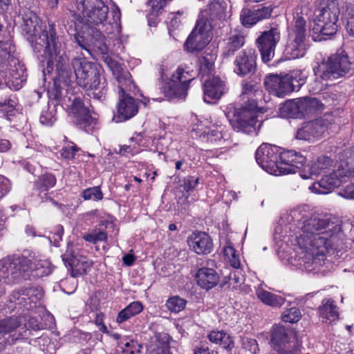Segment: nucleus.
<instances>
[{
    "mask_svg": "<svg viewBox=\"0 0 354 354\" xmlns=\"http://www.w3.org/2000/svg\"><path fill=\"white\" fill-rule=\"evenodd\" d=\"M307 6L301 7V12L294 16V26L289 35V42L286 46L284 54L289 59L304 56L308 49L306 44V21L310 19Z\"/></svg>",
    "mask_w": 354,
    "mask_h": 354,
    "instance_id": "9",
    "label": "nucleus"
},
{
    "mask_svg": "<svg viewBox=\"0 0 354 354\" xmlns=\"http://www.w3.org/2000/svg\"><path fill=\"white\" fill-rule=\"evenodd\" d=\"M210 342L220 344L225 349H230V345L233 343L230 336L223 331H212L208 335Z\"/></svg>",
    "mask_w": 354,
    "mask_h": 354,
    "instance_id": "34",
    "label": "nucleus"
},
{
    "mask_svg": "<svg viewBox=\"0 0 354 354\" xmlns=\"http://www.w3.org/2000/svg\"><path fill=\"white\" fill-rule=\"evenodd\" d=\"M77 9L81 13L78 20L88 28L101 26L106 33L112 32V24L107 21L109 7L102 0H76Z\"/></svg>",
    "mask_w": 354,
    "mask_h": 354,
    "instance_id": "8",
    "label": "nucleus"
},
{
    "mask_svg": "<svg viewBox=\"0 0 354 354\" xmlns=\"http://www.w3.org/2000/svg\"><path fill=\"white\" fill-rule=\"evenodd\" d=\"M65 58L64 64V67L68 72L72 74L71 78L68 82L64 81L59 73H57L59 79L64 84H68L73 80V73L75 76L77 84L86 91H92L94 98L102 100L106 94V83L105 80L102 81L100 70L97 65L93 62L87 61L85 58L74 57L71 62V66L73 72L66 66L67 58ZM56 71H57L56 69ZM58 73V71H57Z\"/></svg>",
    "mask_w": 354,
    "mask_h": 354,
    "instance_id": "3",
    "label": "nucleus"
},
{
    "mask_svg": "<svg viewBox=\"0 0 354 354\" xmlns=\"http://www.w3.org/2000/svg\"><path fill=\"white\" fill-rule=\"evenodd\" d=\"M10 0H0V9L4 10L10 4Z\"/></svg>",
    "mask_w": 354,
    "mask_h": 354,
    "instance_id": "63",
    "label": "nucleus"
},
{
    "mask_svg": "<svg viewBox=\"0 0 354 354\" xmlns=\"http://www.w3.org/2000/svg\"><path fill=\"white\" fill-rule=\"evenodd\" d=\"M194 77L189 71L178 68L171 79L162 88V92L169 100L185 98L189 88V84Z\"/></svg>",
    "mask_w": 354,
    "mask_h": 354,
    "instance_id": "14",
    "label": "nucleus"
},
{
    "mask_svg": "<svg viewBox=\"0 0 354 354\" xmlns=\"http://www.w3.org/2000/svg\"><path fill=\"white\" fill-rule=\"evenodd\" d=\"M71 110L75 115V122L80 129L90 132L94 129L95 119L90 114V110L80 97H75L72 103Z\"/></svg>",
    "mask_w": 354,
    "mask_h": 354,
    "instance_id": "21",
    "label": "nucleus"
},
{
    "mask_svg": "<svg viewBox=\"0 0 354 354\" xmlns=\"http://www.w3.org/2000/svg\"><path fill=\"white\" fill-rule=\"evenodd\" d=\"M344 236L340 222L330 221L329 216L324 214H314L312 215V263L321 264L324 261L329 249L341 250Z\"/></svg>",
    "mask_w": 354,
    "mask_h": 354,
    "instance_id": "2",
    "label": "nucleus"
},
{
    "mask_svg": "<svg viewBox=\"0 0 354 354\" xmlns=\"http://www.w3.org/2000/svg\"><path fill=\"white\" fill-rule=\"evenodd\" d=\"M21 28L34 52L41 53V57L46 61L48 71H52L55 66L59 75L64 81L68 82L72 74L64 66L65 58L62 55V45L57 35L55 25L48 24L42 29L39 26L37 15L31 11H27L23 15Z\"/></svg>",
    "mask_w": 354,
    "mask_h": 354,
    "instance_id": "1",
    "label": "nucleus"
},
{
    "mask_svg": "<svg viewBox=\"0 0 354 354\" xmlns=\"http://www.w3.org/2000/svg\"><path fill=\"white\" fill-rule=\"evenodd\" d=\"M187 301L178 296L170 297L167 303L166 306L167 308L174 313H179L182 311L186 306Z\"/></svg>",
    "mask_w": 354,
    "mask_h": 354,
    "instance_id": "39",
    "label": "nucleus"
},
{
    "mask_svg": "<svg viewBox=\"0 0 354 354\" xmlns=\"http://www.w3.org/2000/svg\"><path fill=\"white\" fill-rule=\"evenodd\" d=\"M212 29L207 19L198 17L196 25L185 43L187 51L194 53L202 50L209 42Z\"/></svg>",
    "mask_w": 354,
    "mask_h": 354,
    "instance_id": "16",
    "label": "nucleus"
},
{
    "mask_svg": "<svg viewBox=\"0 0 354 354\" xmlns=\"http://www.w3.org/2000/svg\"><path fill=\"white\" fill-rule=\"evenodd\" d=\"M199 183V178L188 176L184 179L183 187L187 192H193Z\"/></svg>",
    "mask_w": 354,
    "mask_h": 354,
    "instance_id": "51",
    "label": "nucleus"
},
{
    "mask_svg": "<svg viewBox=\"0 0 354 354\" xmlns=\"http://www.w3.org/2000/svg\"><path fill=\"white\" fill-rule=\"evenodd\" d=\"M296 138L299 140H308L310 138V122L305 121L301 124L297 132Z\"/></svg>",
    "mask_w": 354,
    "mask_h": 354,
    "instance_id": "48",
    "label": "nucleus"
},
{
    "mask_svg": "<svg viewBox=\"0 0 354 354\" xmlns=\"http://www.w3.org/2000/svg\"><path fill=\"white\" fill-rule=\"evenodd\" d=\"M270 342L277 354H299V344L296 333L281 325L273 326Z\"/></svg>",
    "mask_w": 354,
    "mask_h": 354,
    "instance_id": "13",
    "label": "nucleus"
},
{
    "mask_svg": "<svg viewBox=\"0 0 354 354\" xmlns=\"http://www.w3.org/2000/svg\"><path fill=\"white\" fill-rule=\"evenodd\" d=\"M20 326V319L17 317H11L0 321V344L6 343L8 340L6 337L12 331L16 330Z\"/></svg>",
    "mask_w": 354,
    "mask_h": 354,
    "instance_id": "29",
    "label": "nucleus"
},
{
    "mask_svg": "<svg viewBox=\"0 0 354 354\" xmlns=\"http://www.w3.org/2000/svg\"><path fill=\"white\" fill-rule=\"evenodd\" d=\"M62 260L66 266L71 270V275L73 277L86 274L87 270L92 266V261L86 257L75 255L69 247L62 255Z\"/></svg>",
    "mask_w": 354,
    "mask_h": 354,
    "instance_id": "22",
    "label": "nucleus"
},
{
    "mask_svg": "<svg viewBox=\"0 0 354 354\" xmlns=\"http://www.w3.org/2000/svg\"><path fill=\"white\" fill-rule=\"evenodd\" d=\"M95 324L99 326V330L103 333L106 331V327L103 324V319L100 316H97Z\"/></svg>",
    "mask_w": 354,
    "mask_h": 354,
    "instance_id": "62",
    "label": "nucleus"
},
{
    "mask_svg": "<svg viewBox=\"0 0 354 354\" xmlns=\"http://www.w3.org/2000/svg\"><path fill=\"white\" fill-rule=\"evenodd\" d=\"M214 68V63L212 58L202 57L199 59V73L202 80L211 77Z\"/></svg>",
    "mask_w": 354,
    "mask_h": 354,
    "instance_id": "36",
    "label": "nucleus"
},
{
    "mask_svg": "<svg viewBox=\"0 0 354 354\" xmlns=\"http://www.w3.org/2000/svg\"><path fill=\"white\" fill-rule=\"evenodd\" d=\"M50 98L59 101L62 96V91L59 86L55 84V88L48 92Z\"/></svg>",
    "mask_w": 354,
    "mask_h": 354,
    "instance_id": "55",
    "label": "nucleus"
},
{
    "mask_svg": "<svg viewBox=\"0 0 354 354\" xmlns=\"http://www.w3.org/2000/svg\"><path fill=\"white\" fill-rule=\"evenodd\" d=\"M52 237H49L50 241L53 242V245L56 247L59 246V242L62 240V236L64 234V227L62 225H57L54 231L52 232Z\"/></svg>",
    "mask_w": 354,
    "mask_h": 354,
    "instance_id": "49",
    "label": "nucleus"
},
{
    "mask_svg": "<svg viewBox=\"0 0 354 354\" xmlns=\"http://www.w3.org/2000/svg\"><path fill=\"white\" fill-rule=\"evenodd\" d=\"M332 160L328 156H319L317 158V162L314 165L311 166V175L318 174L319 171H317V169L320 170L325 169L328 167L332 165Z\"/></svg>",
    "mask_w": 354,
    "mask_h": 354,
    "instance_id": "43",
    "label": "nucleus"
},
{
    "mask_svg": "<svg viewBox=\"0 0 354 354\" xmlns=\"http://www.w3.org/2000/svg\"><path fill=\"white\" fill-rule=\"evenodd\" d=\"M281 33L277 27L263 32L257 39V44L263 62H269L274 56L277 44L280 41Z\"/></svg>",
    "mask_w": 354,
    "mask_h": 354,
    "instance_id": "18",
    "label": "nucleus"
},
{
    "mask_svg": "<svg viewBox=\"0 0 354 354\" xmlns=\"http://www.w3.org/2000/svg\"><path fill=\"white\" fill-rule=\"evenodd\" d=\"M124 346L127 348L126 350H128V348H129L131 350H136L138 352H140V348H142L141 345L137 344L133 342H127L124 344Z\"/></svg>",
    "mask_w": 354,
    "mask_h": 354,
    "instance_id": "60",
    "label": "nucleus"
},
{
    "mask_svg": "<svg viewBox=\"0 0 354 354\" xmlns=\"http://www.w3.org/2000/svg\"><path fill=\"white\" fill-rule=\"evenodd\" d=\"M187 242L189 248L198 254H209L213 248L212 239L205 232L193 234Z\"/></svg>",
    "mask_w": 354,
    "mask_h": 354,
    "instance_id": "25",
    "label": "nucleus"
},
{
    "mask_svg": "<svg viewBox=\"0 0 354 354\" xmlns=\"http://www.w3.org/2000/svg\"><path fill=\"white\" fill-rule=\"evenodd\" d=\"M1 69L4 73L6 84L10 88L19 90L26 81V69L18 59H12L8 66Z\"/></svg>",
    "mask_w": 354,
    "mask_h": 354,
    "instance_id": "20",
    "label": "nucleus"
},
{
    "mask_svg": "<svg viewBox=\"0 0 354 354\" xmlns=\"http://www.w3.org/2000/svg\"><path fill=\"white\" fill-rule=\"evenodd\" d=\"M122 261L126 266H130L133 263L135 258L133 255L127 254L123 257Z\"/></svg>",
    "mask_w": 354,
    "mask_h": 354,
    "instance_id": "58",
    "label": "nucleus"
},
{
    "mask_svg": "<svg viewBox=\"0 0 354 354\" xmlns=\"http://www.w3.org/2000/svg\"><path fill=\"white\" fill-rule=\"evenodd\" d=\"M103 30L97 28H88L86 34L81 35L79 32L73 34L74 41L82 49L91 54L95 50L99 54L104 62L108 66L115 79H126L129 77V72L124 70L115 59L109 55V48L104 42Z\"/></svg>",
    "mask_w": 354,
    "mask_h": 354,
    "instance_id": "5",
    "label": "nucleus"
},
{
    "mask_svg": "<svg viewBox=\"0 0 354 354\" xmlns=\"http://www.w3.org/2000/svg\"><path fill=\"white\" fill-rule=\"evenodd\" d=\"M299 72H294L283 76L270 75L266 76L264 84L266 89L272 95L284 97L294 91H298L304 84L305 80L297 78Z\"/></svg>",
    "mask_w": 354,
    "mask_h": 354,
    "instance_id": "11",
    "label": "nucleus"
},
{
    "mask_svg": "<svg viewBox=\"0 0 354 354\" xmlns=\"http://www.w3.org/2000/svg\"><path fill=\"white\" fill-rule=\"evenodd\" d=\"M32 262L24 256L8 257L0 260V281L19 283L28 279L31 272Z\"/></svg>",
    "mask_w": 354,
    "mask_h": 354,
    "instance_id": "10",
    "label": "nucleus"
},
{
    "mask_svg": "<svg viewBox=\"0 0 354 354\" xmlns=\"http://www.w3.org/2000/svg\"><path fill=\"white\" fill-rule=\"evenodd\" d=\"M272 8L270 6L257 7V8H243L240 19L245 27H251L259 21L271 16Z\"/></svg>",
    "mask_w": 354,
    "mask_h": 354,
    "instance_id": "24",
    "label": "nucleus"
},
{
    "mask_svg": "<svg viewBox=\"0 0 354 354\" xmlns=\"http://www.w3.org/2000/svg\"><path fill=\"white\" fill-rule=\"evenodd\" d=\"M257 297L263 304L272 307H280L285 302V299L281 296L264 290H259Z\"/></svg>",
    "mask_w": 354,
    "mask_h": 354,
    "instance_id": "32",
    "label": "nucleus"
},
{
    "mask_svg": "<svg viewBox=\"0 0 354 354\" xmlns=\"http://www.w3.org/2000/svg\"><path fill=\"white\" fill-rule=\"evenodd\" d=\"M323 107V104L316 97H311V109H319Z\"/></svg>",
    "mask_w": 354,
    "mask_h": 354,
    "instance_id": "59",
    "label": "nucleus"
},
{
    "mask_svg": "<svg viewBox=\"0 0 354 354\" xmlns=\"http://www.w3.org/2000/svg\"><path fill=\"white\" fill-rule=\"evenodd\" d=\"M319 316L323 322L332 324L339 319L338 308L335 301L331 299H324L319 307Z\"/></svg>",
    "mask_w": 354,
    "mask_h": 354,
    "instance_id": "28",
    "label": "nucleus"
},
{
    "mask_svg": "<svg viewBox=\"0 0 354 354\" xmlns=\"http://www.w3.org/2000/svg\"><path fill=\"white\" fill-rule=\"evenodd\" d=\"M142 310V305L140 302L133 301L121 310L118 315L117 322L122 323L131 317L138 315Z\"/></svg>",
    "mask_w": 354,
    "mask_h": 354,
    "instance_id": "33",
    "label": "nucleus"
},
{
    "mask_svg": "<svg viewBox=\"0 0 354 354\" xmlns=\"http://www.w3.org/2000/svg\"><path fill=\"white\" fill-rule=\"evenodd\" d=\"M341 195L348 199H354V185H347L341 192Z\"/></svg>",
    "mask_w": 354,
    "mask_h": 354,
    "instance_id": "54",
    "label": "nucleus"
},
{
    "mask_svg": "<svg viewBox=\"0 0 354 354\" xmlns=\"http://www.w3.org/2000/svg\"><path fill=\"white\" fill-rule=\"evenodd\" d=\"M346 19L347 20L346 29L350 35L354 37V8L347 7Z\"/></svg>",
    "mask_w": 354,
    "mask_h": 354,
    "instance_id": "45",
    "label": "nucleus"
},
{
    "mask_svg": "<svg viewBox=\"0 0 354 354\" xmlns=\"http://www.w3.org/2000/svg\"><path fill=\"white\" fill-rule=\"evenodd\" d=\"M301 317V313L297 308L292 307L283 311L281 319L285 322H297Z\"/></svg>",
    "mask_w": 354,
    "mask_h": 354,
    "instance_id": "41",
    "label": "nucleus"
},
{
    "mask_svg": "<svg viewBox=\"0 0 354 354\" xmlns=\"http://www.w3.org/2000/svg\"><path fill=\"white\" fill-rule=\"evenodd\" d=\"M194 354H216L214 351H210L205 345H200L195 348Z\"/></svg>",
    "mask_w": 354,
    "mask_h": 354,
    "instance_id": "56",
    "label": "nucleus"
},
{
    "mask_svg": "<svg viewBox=\"0 0 354 354\" xmlns=\"http://www.w3.org/2000/svg\"><path fill=\"white\" fill-rule=\"evenodd\" d=\"M257 108V100L248 97L245 106L234 107L233 110L234 119L232 125L238 131L250 133L255 130L257 118L254 111Z\"/></svg>",
    "mask_w": 354,
    "mask_h": 354,
    "instance_id": "15",
    "label": "nucleus"
},
{
    "mask_svg": "<svg viewBox=\"0 0 354 354\" xmlns=\"http://www.w3.org/2000/svg\"><path fill=\"white\" fill-rule=\"evenodd\" d=\"M15 52V46L10 41H0V67L5 68L10 64L12 59H17L12 53Z\"/></svg>",
    "mask_w": 354,
    "mask_h": 354,
    "instance_id": "30",
    "label": "nucleus"
},
{
    "mask_svg": "<svg viewBox=\"0 0 354 354\" xmlns=\"http://www.w3.org/2000/svg\"><path fill=\"white\" fill-rule=\"evenodd\" d=\"M203 82V99L207 103L218 100L225 92V84L218 77L213 76L202 80Z\"/></svg>",
    "mask_w": 354,
    "mask_h": 354,
    "instance_id": "23",
    "label": "nucleus"
},
{
    "mask_svg": "<svg viewBox=\"0 0 354 354\" xmlns=\"http://www.w3.org/2000/svg\"><path fill=\"white\" fill-rule=\"evenodd\" d=\"M82 197L85 200L100 201L103 198V194L100 187L96 186L86 189L82 192Z\"/></svg>",
    "mask_w": 354,
    "mask_h": 354,
    "instance_id": "42",
    "label": "nucleus"
},
{
    "mask_svg": "<svg viewBox=\"0 0 354 354\" xmlns=\"http://www.w3.org/2000/svg\"><path fill=\"white\" fill-rule=\"evenodd\" d=\"M83 239L89 243L95 244L99 241H104L107 239V234L103 230L96 228L83 236Z\"/></svg>",
    "mask_w": 354,
    "mask_h": 354,
    "instance_id": "40",
    "label": "nucleus"
},
{
    "mask_svg": "<svg viewBox=\"0 0 354 354\" xmlns=\"http://www.w3.org/2000/svg\"><path fill=\"white\" fill-rule=\"evenodd\" d=\"M40 122L46 125H52L55 120V115L52 112L44 111L39 118Z\"/></svg>",
    "mask_w": 354,
    "mask_h": 354,
    "instance_id": "53",
    "label": "nucleus"
},
{
    "mask_svg": "<svg viewBox=\"0 0 354 354\" xmlns=\"http://www.w3.org/2000/svg\"><path fill=\"white\" fill-rule=\"evenodd\" d=\"M196 279L197 284L207 290L214 288L219 281L218 273L214 270L207 267L198 270Z\"/></svg>",
    "mask_w": 354,
    "mask_h": 354,
    "instance_id": "27",
    "label": "nucleus"
},
{
    "mask_svg": "<svg viewBox=\"0 0 354 354\" xmlns=\"http://www.w3.org/2000/svg\"><path fill=\"white\" fill-rule=\"evenodd\" d=\"M131 74L126 79H116L119 88V101L118 103L117 115L113 120L115 122H122L133 117L138 111V106L136 100L127 93L133 86L131 80Z\"/></svg>",
    "mask_w": 354,
    "mask_h": 354,
    "instance_id": "12",
    "label": "nucleus"
},
{
    "mask_svg": "<svg viewBox=\"0 0 354 354\" xmlns=\"http://www.w3.org/2000/svg\"><path fill=\"white\" fill-rule=\"evenodd\" d=\"M245 35L240 30H234L230 32L225 40L222 55L225 58L234 55L235 53L240 50L245 44Z\"/></svg>",
    "mask_w": 354,
    "mask_h": 354,
    "instance_id": "26",
    "label": "nucleus"
},
{
    "mask_svg": "<svg viewBox=\"0 0 354 354\" xmlns=\"http://www.w3.org/2000/svg\"><path fill=\"white\" fill-rule=\"evenodd\" d=\"M233 71L240 77L253 74L257 68V55L252 48H245L238 53L233 62Z\"/></svg>",
    "mask_w": 354,
    "mask_h": 354,
    "instance_id": "19",
    "label": "nucleus"
},
{
    "mask_svg": "<svg viewBox=\"0 0 354 354\" xmlns=\"http://www.w3.org/2000/svg\"><path fill=\"white\" fill-rule=\"evenodd\" d=\"M224 254L228 257L230 265L234 268H238L240 266V261L236 254L235 250L231 247L227 246L224 249Z\"/></svg>",
    "mask_w": 354,
    "mask_h": 354,
    "instance_id": "46",
    "label": "nucleus"
},
{
    "mask_svg": "<svg viewBox=\"0 0 354 354\" xmlns=\"http://www.w3.org/2000/svg\"><path fill=\"white\" fill-rule=\"evenodd\" d=\"M115 151L122 156H127L129 153L133 154L130 146L128 145L120 146L119 150H115Z\"/></svg>",
    "mask_w": 354,
    "mask_h": 354,
    "instance_id": "57",
    "label": "nucleus"
},
{
    "mask_svg": "<svg viewBox=\"0 0 354 354\" xmlns=\"http://www.w3.org/2000/svg\"><path fill=\"white\" fill-rule=\"evenodd\" d=\"M316 59L319 60L318 57ZM317 66L313 68L315 76L314 91H319L323 89L324 84L322 80L337 79L345 77L348 74L352 68V62L346 52L340 48L335 53L330 55L326 59H321Z\"/></svg>",
    "mask_w": 354,
    "mask_h": 354,
    "instance_id": "7",
    "label": "nucleus"
},
{
    "mask_svg": "<svg viewBox=\"0 0 354 354\" xmlns=\"http://www.w3.org/2000/svg\"><path fill=\"white\" fill-rule=\"evenodd\" d=\"M328 118L329 115H325L324 117L311 121V136L319 139L324 136L330 124Z\"/></svg>",
    "mask_w": 354,
    "mask_h": 354,
    "instance_id": "31",
    "label": "nucleus"
},
{
    "mask_svg": "<svg viewBox=\"0 0 354 354\" xmlns=\"http://www.w3.org/2000/svg\"><path fill=\"white\" fill-rule=\"evenodd\" d=\"M26 232L28 235H31L32 236H35V228L32 226L28 225L26 228Z\"/></svg>",
    "mask_w": 354,
    "mask_h": 354,
    "instance_id": "64",
    "label": "nucleus"
},
{
    "mask_svg": "<svg viewBox=\"0 0 354 354\" xmlns=\"http://www.w3.org/2000/svg\"><path fill=\"white\" fill-rule=\"evenodd\" d=\"M255 158L261 167L275 176L295 172L294 164L301 165L306 158L295 151H280V149L272 145L262 144L257 150Z\"/></svg>",
    "mask_w": 354,
    "mask_h": 354,
    "instance_id": "4",
    "label": "nucleus"
},
{
    "mask_svg": "<svg viewBox=\"0 0 354 354\" xmlns=\"http://www.w3.org/2000/svg\"><path fill=\"white\" fill-rule=\"evenodd\" d=\"M241 344L244 349L248 351L252 354H256L259 351L258 344L254 339L249 337H243Z\"/></svg>",
    "mask_w": 354,
    "mask_h": 354,
    "instance_id": "47",
    "label": "nucleus"
},
{
    "mask_svg": "<svg viewBox=\"0 0 354 354\" xmlns=\"http://www.w3.org/2000/svg\"><path fill=\"white\" fill-rule=\"evenodd\" d=\"M299 226L302 230V234L297 238L298 248L297 250V257L299 264L296 265L298 269L306 270L308 273L310 267L308 264L310 260V221L307 215H301L299 219Z\"/></svg>",
    "mask_w": 354,
    "mask_h": 354,
    "instance_id": "17",
    "label": "nucleus"
},
{
    "mask_svg": "<svg viewBox=\"0 0 354 354\" xmlns=\"http://www.w3.org/2000/svg\"><path fill=\"white\" fill-rule=\"evenodd\" d=\"M228 279V283L230 286H232V288H237L241 284L242 279L239 275V272L238 271H235L232 273H230L228 277H226L225 279Z\"/></svg>",
    "mask_w": 354,
    "mask_h": 354,
    "instance_id": "52",
    "label": "nucleus"
},
{
    "mask_svg": "<svg viewBox=\"0 0 354 354\" xmlns=\"http://www.w3.org/2000/svg\"><path fill=\"white\" fill-rule=\"evenodd\" d=\"M297 105L298 118H304L310 111V97L308 96L294 99Z\"/></svg>",
    "mask_w": 354,
    "mask_h": 354,
    "instance_id": "38",
    "label": "nucleus"
},
{
    "mask_svg": "<svg viewBox=\"0 0 354 354\" xmlns=\"http://www.w3.org/2000/svg\"><path fill=\"white\" fill-rule=\"evenodd\" d=\"M79 149H80L75 145L73 144L71 146L63 147L60 151V154L63 158L71 160L74 158L75 153L78 151Z\"/></svg>",
    "mask_w": 354,
    "mask_h": 354,
    "instance_id": "50",
    "label": "nucleus"
},
{
    "mask_svg": "<svg viewBox=\"0 0 354 354\" xmlns=\"http://www.w3.org/2000/svg\"><path fill=\"white\" fill-rule=\"evenodd\" d=\"M56 184V178L53 174L42 175L35 185V188L40 193L46 192Z\"/></svg>",
    "mask_w": 354,
    "mask_h": 354,
    "instance_id": "35",
    "label": "nucleus"
},
{
    "mask_svg": "<svg viewBox=\"0 0 354 354\" xmlns=\"http://www.w3.org/2000/svg\"><path fill=\"white\" fill-rule=\"evenodd\" d=\"M261 95V91L259 90L256 84H252L249 82H245L242 86L241 95H247L248 97H257Z\"/></svg>",
    "mask_w": 354,
    "mask_h": 354,
    "instance_id": "44",
    "label": "nucleus"
},
{
    "mask_svg": "<svg viewBox=\"0 0 354 354\" xmlns=\"http://www.w3.org/2000/svg\"><path fill=\"white\" fill-rule=\"evenodd\" d=\"M10 148V143L8 140H0V151H6Z\"/></svg>",
    "mask_w": 354,
    "mask_h": 354,
    "instance_id": "61",
    "label": "nucleus"
},
{
    "mask_svg": "<svg viewBox=\"0 0 354 354\" xmlns=\"http://www.w3.org/2000/svg\"><path fill=\"white\" fill-rule=\"evenodd\" d=\"M296 107L297 105L294 100H286V102L279 108V113L283 118H298Z\"/></svg>",
    "mask_w": 354,
    "mask_h": 354,
    "instance_id": "37",
    "label": "nucleus"
},
{
    "mask_svg": "<svg viewBox=\"0 0 354 354\" xmlns=\"http://www.w3.org/2000/svg\"><path fill=\"white\" fill-rule=\"evenodd\" d=\"M313 39L315 41L326 40V37L335 35L339 15L338 2L335 0H317L314 3Z\"/></svg>",
    "mask_w": 354,
    "mask_h": 354,
    "instance_id": "6",
    "label": "nucleus"
}]
</instances>
